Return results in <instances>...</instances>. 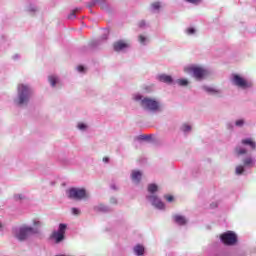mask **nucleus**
<instances>
[{
  "label": "nucleus",
  "instance_id": "f257e3e1",
  "mask_svg": "<svg viewBox=\"0 0 256 256\" xmlns=\"http://www.w3.org/2000/svg\"><path fill=\"white\" fill-rule=\"evenodd\" d=\"M132 99L135 103L145 111L146 113H161L163 111V104L157 98L144 96L141 93H134Z\"/></svg>",
  "mask_w": 256,
  "mask_h": 256
},
{
  "label": "nucleus",
  "instance_id": "f03ea898",
  "mask_svg": "<svg viewBox=\"0 0 256 256\" xmlns=\"http://www.w3.org/2000/svg\"><path fill=\"white\" fill-rule=\"evenodd\" d=\"M33 95V88L29 84L20 83L17 85V97L14 99L15 105H28Z\"/></svg>",
  "mask_w": 256,
  "mask_h": 256
},
{
  "label": "nucleus",
  "instance_id": "7ed1b4c3",
  "mask_svg": "<svg viewBox=\"0 0 256 256\" xmlns=\"http://www.w3.org/2000/svg\"><path fill=\"white\" fill-rule=\"evenodd\" d=\"M12 234L18 241H27V239H29V235H35V228L28 225L14 227L12 229Z\"/></svg>",
  "mask_w": 256,
  "mask_h": 256
},
{
  "label": "nucleus",
  "instance_id": "20e7f679",
  "mask_svg": "<svg viewBox=\"0 0 256 256\" xmlns=\"http://www.w3.org/2000/svg\"><path fill=\"white\" fill-rule=\"evenodd\" d=\"M231 83L234 87L238 89H242L243 91H247V89L253 88V81L239 75V74H232L231 75Z\"/></svg>",
  "mask_w": 256,
  "mask_h": 256
},
{
  "label": "nucleus",
  "instance_id": "39448f33",
  "mask_svg": "<svg viewBox=\"0 0 256 256\" xmlns=\"http://www.w3.org/2000/svg\"><path fill=\"white\" fill-rule=\"evenodd\" d=\"M68 199H73L74 201H83L89 199L90 195L85 188H70L66 191Z\"/></svg>",
  "mask_w": 256,
  "mask_h": 256
},
{
  "label": "nucleus",
  "instance_id": "423d86ee",
  "mask_svg": "<svg viewBox=\"0 0 256 256\" xmlns=\"http://www.w3.org/2000/svg\"><path fill=\"white\" fill-rule=\"evenodd\" d=\"M185 73H192L197 81H203L207 77V70L203 66L191 65L184 68Z\"/></svg>",
  "mask_w": 256,
  "mask_h": 256
},
{
  "label": "nucleus",
  "instance_id": "0eeeda50",
  "mask_svg": "<svg viewBox=\"0 0 256 256\" xmlns=\"http://www.w3.org/2000/svg\"><path fill=\"white\" fill-rule=\"evenodd\" d=\"M220 241L227 247H233V245H237L239 238L234 231H226L220 234Z\"/></svg>",
  "mask_w": 256,
  "mask_h": 256
},
{
  "label": "nucleus",
  "instance_id": "6e6552de",
  "mask_svg": "<svg viewBox=\"0 0 256 256\" xmlns=\"http://www.w3.org/2000/svg\"><path fill=\"white\" fill-rule=\"evenodd\" d=\"M244 165H238L235 168L236 175H244L245 174V167H253L255 165V159L248 157L243 159Z\"/></svg>",
  "mask_w": 256,
  "mask_h": 256
},
{
  "label": "nucleus",
  "instance_id": "1a4fd4ad",
  "mask_svg": "<svg viewBox=\"0 0 256 256\" xmlns=\"http://www.w3.org/2000/svg\"><path fill=\"white\" fill-rule=\"evenodd\" d=\"M65 231H67V224H59L58 230L52 234L55 243H61L65 239Z\"/></svg>",
  "mask_w": 256,
  "mask_h": 256
},
{
  "label": "nucleus",
  "instance_id": "9d476101",
  "mask_svg": "<svg viewBox=\"0 0 256 256\" xmlns=\"http://www.w3.org/2000/svg\"><path fill=\"white\" fill-rule=\"evenodd\" d=\"M147 200L155 207L156 209L163 210L165 209V203L159 199L156 195H148Z\"/></svg>",
  "mask_w": 256,
  "mask_h": 256
},
{
  "label": "nucleus",
  "instance_id": "9b49d317",
  "mask_svg": "<svg viewBox=\"0 0 256 256\" xmlns=\"http://www.w3.org/2000/svg\"><path fill=\"white\" fill-rule=\"evenodd\" d=\"M202 89L203 91H205V93H208V95H214V97H221L222 91L217 87L203 86Z\"/></svg>",
  "mask_w": 256,
  "mask_h": 256
},
{
  "label": "nucleus",
  "instance_id": "f8f14e48",
  "mask_svg": "<svg viewBox=\"0 0 256 256\" xmlns=\"http://www.w3.org/2000/svg\"><path fill=\"white\" fill-rule=\"evenodd\" d=\"M130 177L134 185H139L143 177V172L139 170H133Z\"/></svg>",
  "mask_w": 256,
  "mask_h": 256
},
{
  "label": "nucleus",
  "instance_id": "ddd939ff",
  "mask_svg": "<svg viewBox=\"0 0 256 256\" xmlns=\"http://www.w3.org/2000/svg\"><path fill=\"white\" fill-rule=\"evenodd\" d=\"M129 47L130 44L123 40H119L116 43H114V51H125V49H129Z\"/></svg>",
  "mask_w": 256,
  "mask_h": 256
},
{
  "label": "nucleus",
  "instance_id": "4468645a",
  "mask_svg": "<svg viewBox=\"0 0 256 256\" xmlns=\"http://www.w3.org/2000/svg\"><path fill=\"white\" fill-rule=\"evenodd\" d=\"M157 79L160 83H167V85H171V83H173V77H171V75L160 74L157 76Z\"/></svg>",
  "mask_w": 256,
  "mask_h": 256
},
{
  "label": "nucleus",
  "instance_id": "2eb2a0df",
  "mask_svg": "<svg viewBox=\"0 0 256 256\" xmlns=\"http://www.w3.org/2000/svg\"><path fill=\"white\" fill-rule=\"evenodd\" d=\"M32 229H35V233H39V229L43 227V222L39 218L32 219V226H30Z\"/></svg>",
  "mask_w": 256,
  "mask_h": 256
},
{
  "label": "nucleus",
  "instance_id": "dca6fc26",
  "mask_svg": "<svg viewBox=\"0 0 256 256\" xmlns=\"http://www.w3.org/2000/svg\"><path fill=\"white\" fill-rule=\"evenodd\" d=\"M133 252L137 256H143L145 255V246L137 244L136 246H134Z\"/></svg>",
  "mask_w": 256,
  "mask_h": 256
},
{
  "label": "nucleus",
  "instance_id": "f3484780",
  "mask_svg": "<svg viewBox=\"0 0 256 256\" xmlns=\"http://www.w3.org/2000/svg\"><path fill=\"white\" fill-rule=\"evenodd\" d=\"M173 219L177 225H187V218L182 215H174Z\"/></svg>",
  "mask_w": 256,
  "mask_h": 256
},
{
  "label": "nucleus",
  "instance_id": "a211bd4d",
  "mask_svg": "<svg viewBox=\"0 0 256 256\" xmlns=\"http://www.w3.org/2000/svg\"><path fill=\"white\" fill-rule=\"evenodd\" d=\"M48 81H49L51 87H57V85H59V83H61V80L59 79V77L57 75H50L48 77Z\"/></svg>",
  "mask_w": 256,
  "mask_h": 256
},
{
  "label": "nucleus",
  "instance_id": "6ab92c4d",
  "mask_svg": "<svg viewBox=\"0 0 256 256\" xmlns=\"http://www.w3.org/2000/svg\"><path fill=\"white\" fill-rule=\"evenodd\" d=\"M76 128L78 131L85 133L86 131H89V123L80 121L77 123Z\"/></svg>",
  "mask_w": 256,
  "mask_h": 256
},
{
  "label": "nucleus",
  "instance_id": "aec40b11",
  "mask_svg": "<svg viewBox=\"0 0 256 256\" xmlns=\"http://www.w3.org/2000/svg\"><path fill=\"white\" fill-rule=\"evenodd\" d=\"M242 145H245L246 147H250V149H255L256 143L251 138H246L241 141Z\"/></svg>",
  "mask_w": 256,
  "mask_h": 256
},
{
  "label": "nucleus",
  "instance_id": "412c9836",
  "mask_svg": "<svg viewBox=\"0 0 256 256\" xmlns=\"http://www.w3.org/2000/svg\"><path fill=\"white\" fill-rule=\"evenodd\" d=\"M138 41H139L140 45H149V42L151 40L149 39V36H147L145 34H140L138 36Z\"/></svg>",
  "mask_w": 256,
  "mask_h": 256
},
{
  "label": "nucleus",
  "instance_id": "4be33fe9",
  "mask_svg": "<svg viewBox=\"0 0 256 256\" xmlns=\"http://www.w3.org/2000/svg\"><path fill=\"white\" fill-rule=\"evenodd\" d=\"M176 84L179 85V87H187L189 80L187 78H180L176 80Z\"/></svg>",
  "mask_w": 256,
  "mask_h": 256
},
{
  "label": "nucleus",
  "instance_id": "5701e85b",
  "mask_svg": "<svg viewBox=\"0 0 256 256\" xmlns=\"http://www.w3.org/2000/svg\"><path fill=\"white\" fill-rule=\"evenodd\" d=\"M94 211H101L102 213H107L109 208L105 204H98L94 207Z\"/></svg>",
  "mask_w": 256,
  "mask_h": 256
},
{
  "label": "nucleus",
  "instance_id": "b1692460",
  "mask_svg": "<svg viewBox=\"0 0 256 256\" xmlns=\"http://www.w3.org/2000/svg\"><path fill=\"white\" fill-rule=\"evenodd\" d=\"M159 191V187L156 184H149L148 185V192L150 195H155Z\"/></svg>",
  "mask_w": 256,
  "mask_h": 256
},
{
  "label": "nucleus",
  "instance_id": "393cba45",
  "mask_svg": "<svg viewBox=\"0 0 256 256\" xmlns=\"http://www.w3.org/2000/svg\"><path fill=\"white\" fill-rule=\"evenodd\" d=\"M161 9V2H154L151 4V11H153V13H159Z\"/></svg>",
  "mask_w": 256,
  "mask_h": 256
},
{
  "label": "nucleus",
  "instance_id": "a878e982",
  "mask_svg": "<svg viewBox=\"0 0 256 256\" xmlns=\"http://www.w3.org/2000/svg\"><path fill=\"white\" fill-rule=\"evenodd\" d=\"M235 153L239 157L240 155H245L247 154V149L243 148L242 146H237L235 148Z\"/></svg>",
  "mask_w": 256,
  "mask_h": 256
},
{
  "label": "nucleus",
  "instance_id": "bb28decb",
  "mask_svg": "<svg viewBox=\"0 0 256 256\" xmlns=\"http://www.w3.org/2000/svg\"><path fill=\"white\" fill-rule=\"evenodd\" d=\"M185 33L187 35H195V33H197V29H195L193 27H188L185 29Z\"/></svg>",
  "mask_w": 256,
  "mask_h": 256
},
{
  "label": "nucleus",
  "instance_id": "cd10ccee",
  "mask_svg": "<svg viewBox=\"0 0 256 256\" xmlns=\"http://www.w3.org/2000/svg\"><path fill=\"white\" fill-rule=\"evenodd\" d=\"M181 131H183V133H189V131H191V125L189 124L182 125Z\"/></svg>",
  "mask_w": 256,
  "mask_h": 256
},
{
  "label": "nucleus",
  "instance_id": "c85d7f7f",
  "mask_svg": "<svg viewBox=\"0 0 256 256\" xmlns=\"http://www.w3.org/2000/svg\"><path fill=\"white\" fill-rule=\"evenodd\" d=\"M236 127H243L245 125V120L239 119L235 122Z\"/></svg>",
  "mask_w": 256,
  "mask_h": 256
},
{
  "label": "nucleus",
  "instance_id": "c756f323",
  "mask_svg": "<svg viewBox=\"0 0 256 256\" xmlns=\"http://www.w3.org/2000/svg\"><path fill=\"white\" fill-rule=\"evenodd\" d=\"M14 199H15V201H21V200L25 199V195H23V194H15L14 195Z\"/></svg>",
  "mask_w": 256,
  "mask_h": 256
},
{
  "label": "nucleus",
  "instance_id": "7c9ffc66",
  "mask_svg": "<svg viewBox=\"0 0 256 256\" xmlns=\"http://www.w3.org/2000/svg\"><path fill=\"white\" fill-rule=\"evenodd\" d=\"M72 215H81V210L79 208H71Z\"/></svg>",
  "mask_w": 256,
  "mask_h": 256
},
{
  "label": "nucleus",
  "instance_id": "2f4dec72",
  "mask_svg": "<svg viewBox=\"0 0 256 256\" xmlns=\"http://www.w3.org/2000/svg\"><path fill=\"white\" fill-rule=\"evenodd\" d=\"M186 3H192V5H199L203 0H185Z\"/></svg>",
  "mask_w": 256,
  "mask_h": 256
},
{
  "label": "nucleus",
  "instance_id": "473e14b6",
  "mask_svg": "<svg viewBox=\"0 0 256 256\" xmlns=\"http://www.w3.org/2000/svg\"><path fill=\"white\" fill-rule=\"evenodd\" d=\"M106 0H93L91 6L93 5H101V3H105Z\"/></svg>",
  "mask_w": 256,
  "mask_h": 256
},
{
  "label": "nucleus",
  "instance_id": "72a5a7b5",
  "mask_svg": "<svg viewBox=\"0 0 256 256\" xmlns=\"http://www.w3.org/2000/svg\"><path fill=\"white\" fill-rule=\"evenodd\" d=\"M76 70L78 71V73H85V67L84 66H77Z\"/></svg>",
  "mask_w": 256,
  "mask_h": 256
},
{
  "label": "nucleus",
  "instance_id": "f704fd0d",
  "mask_svg": "<svg viewBox=\"0 0 256 256\" xmlns=\"http://www.w3.org/2000/svg\"><path fill=\"white\" fill-rule=\"evenodd\" d=\"M140 139H142V141H149V139H151V136L142 135L140 136Z\"/></svg>",
  "mask_w": 256,
  "mask_h": 256
},
{
  "label": "nucleus",
  "instance_id": "c9c22d12",
  "mask_svg": "<svg viewBox=\"0 0 256 256\" xmlns=\"http://www.w3.org/2000/svg\"><path fill=\"white\" fill-rule=\"evenodd\" d=\"M165 199H166V201H168V203H172V201H173V196H171V195H166L165 196Z\"/></svg>",
  "mask_w": 256,
  "mask_h": 256
},
{
  "label": "nucleus",
  "instance_id": "e433bc0d",
  "mask_svg": "<svg viewBox=\"0 0 256 256\" xmlns=\"http://www.w3.org/2000/svg\"><path fill=\"white\" fill-rule=\"evenodd\" d=\"M29 11H32L33 13H35V11H37V6L30 5Z\"/></svg>",
  "mask_w": 256,
  "mask_h": 256
},
{
  "label": "nucleus",
  "instance_id": "4c0bfd02",
  "mask_svg": "<svg viewBox=\"0 0 256 256\" xmlns=\"http://www.w3.org/2000/svg\"><path fill=\"white\" fill-rule=\"evenodd\" d=\"M75 12H71L69 15H68V19H75Z\"/></svg>",
  "mask_w": 256,
  "mask_h": 256
},
{
  "label": "nucleus",
  "instance_id": "58836bf2",
  "mask_svg": "<svg viewBox=\"0 0 256 256\" xmlns=\"http://www.w3.org/2000/svg\"><path fill=\"white\" fill-rule=\"evenodd\" d=\"M147 24L145 23V21H140L139 23V27H145Z\"/></svg>",
  "mask_w": 256,
  "mask_h": 256
},
{
  "label": "nucleus",
  "instance_id": "ea45409f",
  "mask_svg": "<svg viewBox=\"0 0 256 256\" xmlns=\"http://www.w3.org/2000/svg\"><path fill=\"white\" fill-rule=\"evenodd\" d=\"M3 227H4L3 223L0 222V233H1V231H3Z\"/></svg>",
  "mask_w": 256,
  "mask_h": 256
},
{
  "label": "nucleus",
  "instance_id": "a19ab883",
  "mask_svg": "<svg viewBox=\"0 0 256 256\" xmlns=\"http://www.w3.org/2000/svg\"><path fill=\"white\" fill-rule=\"evenodd\" d=\"M104 163H108L109 162V158H103Z\"/></svg>",
  "mask_w": 256,
  "mask_h": 256
},
{
  "label": "nucleus",
  "instance_id": "79ce46f5",
  "mask_svg": "<svg viewBox=\"0 0 256 256\" xmlns=\"http://www.w3.org/2000/svg\"><path fill=\"white\" fill-rule=\"evenodd\" d=\"M111 203H117V199L112 198V199H111Z\"/></svg>",
  "mask_w": 256,
  "mask_h": 256
},
{
  "label": "nucleus",
  "instance_id": "37998d69",
  "mask_svg": "<svg viewBox=\"0 0 256 256\" xmlns=\"http://www.w3.org/2000/svg\"><path fill=\"white\" fill-rule=\"evenodd\" d=\"M17 57H19V55H15V56H14V59H17Z\"/></svg>",
  "mask_w": 256,
  "mask_h": 256
}]
</instances>
